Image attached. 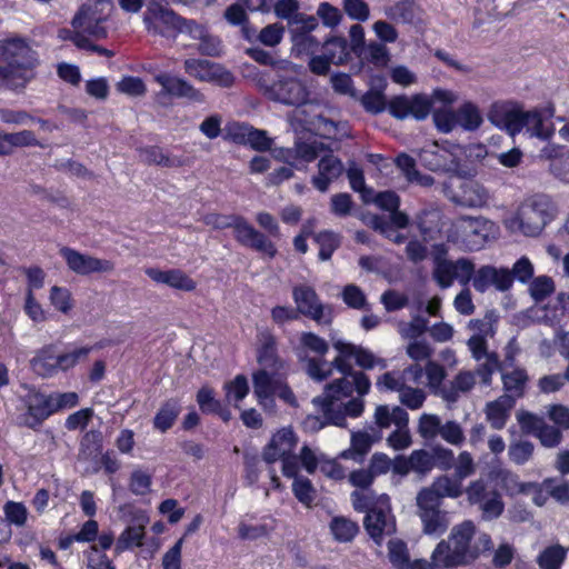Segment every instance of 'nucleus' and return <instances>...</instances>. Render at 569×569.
<instances>
[{
	"mask_svg": "<svg viewBox=\"0 0 569 569\" xmlns=\"http://www.w3.org/2000/svg\"><path fill=\"white\" fill-rule=\"evenodd\" d=\"M533 450L535 446L531 441L520 440L509 445L508 456L513 463L522 466L532 458Z\"/></svg>",
	"mask_w": 569,
	"mask_h": 569,
	"instance_id": "nucleus-56",
	"label": "nucleus"
},
{
	"mask_svg": "<svg viewBox=\"0 0 569 569\" xmlns=\"http://www.w3.org/2000/svg\"><path fill=\"white\" fill-rule=\"evenodd\" d=\"M258 86L266 98L284 106L301 107L310 101L311 92L292 64L283 68L271 83L260 79Z\"/></svg>",
	"mask_w": 569,
	"mask_h": 569,
	"instance_id": "nucleus-6",
	"label": "nucleus"
},
{
	"mask_svg": "<svg viewBox=\"0 0 569 569\" xmlns=\"http://www.w3.org/2000/svg\"><path fill=\"white\" fill-rule=\"evenodd\" d=\"M257 339V361L261 368L252 373V385L258 403L264 411L274 413L277 396L289 406L296 407V396L281 372L283 361L278 356L274 336L263 330L258 333Z\"/></svg>",
	"mask_w": 569,
	"mask_h": 569,
	"instance_id": "nucleus-2",
	"label": "nucleus"
},
{
	"mask_svg": "<svg viewBox=\"0 0 569 569\" xmlns=\"http://www.w3.org/2000/svg\"><path fill=\"white\" fill-rule=\"evenodd\" d=\"M226 401L233 403L238 407L240 402L249 392L248 380L243 375H238L232 381L224 385Z\"/></svg>",
	"mask_w": 569,
	"mask_h": 569,
	"instance_id": "nucleus-52",
	"label": "nucleus"
},
{
	"mask_svg": "<svg viewBox=\"0 0 569 569\" xmlns=\"http://www.w3.org/2000/svg\"><path fill=\"white\" fill-rule=\"evenodd\" d=\"M395 164L403 173L409 182H416L422 187H430L435 179L429 174H422L416 169V161L406 153H400L395 160Z\"/></svg>",
	"mask_w": 569,
	"mask_h": 569,
	"instance_id": "nucleus-37",
	"label": "nucleus"
},
{
	"mask_svg": "<svg viewBox=\"0 0 569 569\" xmlns=\"http://www.w3.org/2000/svg\"><path fill=\"white\" fill-rule=\"evenodd\" d=\"M358 58L376 68L386 67L390 59L386 42L381 41H369Z\"/></svg>",
	"mask_w": 569,
	"mask_h": 569,
	"instance_id": "nucleus-43",
	"label": "nucleus"
},
{
	"mask_svg": "<svg viewBox=\"0 0 569 569\" xmlns=\"http://www.w3.org/2000/svg\"><path fill=\"white\" fill-rule=\"evenodd\" d=\"M318 176L312 178V184L321 192L328 190L329 184L343 172L342 162L331 152H325L318 163Z\"/></svg>",
	"mask_w": 569,
	"mask_h": 569,
	"instance_id": "nucleus-27",
	"label": "nucleus"
},
{
	"mask_svg": "<svg viewBox=\"0 0 569 569\" xmlns=\"http://www.w3.org/2000/svg\"><path fill=\"white\" fill-rule=\"evenodd\" d=\"M419 517L422 531L428 536H441L450 526L449 513L441 509V505L417 496Z\"/></svg>",
	"mask_w": 569,
	"mask_h": 569,
	"instance_id": "nucleus-18",
	"label": "nucleus"
},
{
	"mask_svg": "<svg viewBox=\"0 0 569 569\" xmlns=\"http://www.w3.org/2000/svg\"><path fill=\"white\" fill-rule=\"evenodd\" d=\"M529 291L535 301H543L555 291V282L551 277L539 276L530 283Z\"/></svg>",
	"mask_w": 569,
	"mask_h": 569,
	"instance_id": "nucleus-62",
	"label": "nucleus"
},
{
	"mask_svg": "<svg viewBox=\"0 0 569 569\" xmlns=\"http://www.w3.org/2000/svg\"><path fill=\"white\" fill-rule=\"evenodd\" d=\"M186 72L203 82H216L221 87H231L234 82L233 74L223 66L202 59H187L184 61Z\"/></svg>",
	"mask_w": 569,
	"mask_h": 569,
	"instance_id": "nucleus-14",
	"label": "nucleus"
},
{
	"mask_svg": "<svg viewBox=\"0 0 569 569\" xmlns=\"http://www.w3.org/2000/svg\"><path fill=\"white\" fill-rule=\"evenodd\" d=\"M181 16L164 7L160 1H150L143 13L146 29L159 36H167L168 32H177L181 22Z\"/></svg>",
	"mask_w": 569,
	"mask_h": 569,
	"instance_id": "nucleus-12",
	"label": "nucleus"
},
{
	"mask_svg": "<svg viewBox=\"0 0 569 569\" xmlns=\"http://www.w3.org/2000/svg\"><path fill=\"white\" fill-rule=\"evenodd\" d=\"M316 242L319 244V259L327 261L331 258L332 253L340 246V238L337 233L331 231H321L315 237Z\"/></svg>",
	"mask_w": 569,
	"mask_h": 569,
	"instance_id": "nucleus-53",
	"label": "nucleus"
},
{
	"mask_svg": "<svg viewBox=\"0 0 569 569\" xmlns=\"http://www.w3.org/2000/svg\"><path fill=\"white\" fill-rule=\"evenodd\" d=\"M476 385V375L472 371H460L449 387L440 390L443 400L455 403L460 398V393L469 392Z\"/></svg>",
	"mask_w": 569,
	"mask_h": 569,
	"instance_id": "nucleus-32",
	"label": "nucleus"
},
{
	"mask_svg": "<svg viewBox=\"0 0 569 569\" xmlns=\"http://www.w3.org/2000/svg\"><path fill=\"white\" fill-rule=\"evenodd\" d=\"M513 406L515 400L511 396H500L498 399L486 405V419L492 429L501 430L505 428L510 417V410L513 408Z\"/></svg>",
	"mask_w": 569,
	"mask_h": 569,
	"instance_id": "nucleus-29",
	"label": "nucleus"
},
{
	"mask_svg": "<svg viewBox=\"0 0 569 569\" xmlns=\"http://www.w3.org/2000/svg\"><path fill=\"white\" fill-rule=\"evenodd\" d=\"M453 467V477L461 483L466 478L471 477L476 472V463L473 457L468 451H461L457 459L455 458Z\"/></svg>",
	"mask_w": 569,
	"mask_h": 569,
	"instance_id": "nucleus-64",
	"label": "nucleus"
},
{
	"mask_svg": "<svg viewBox=\"0 0 569 569\" xmlns=\"http://www.w3.org/2000/svg\"><path fill=\"white\" fill-rule=\"evenodd\" d=\"M495 479L500 487L510 496L525 492V483H521L519 476L508 469H498L495 471Z\"/></svg>",
	"mask_w": 569,
	"mask_h": 569,
	"instance_id": "nucleus-50",
	"label": "nucleus"
},
{
	"mask_svg": "<svg viewBox=\"0 0 569 569\" xmlns=\"http://www.w3.org/2000/svg\"><path fill=\"white\" fill-rule=\"evenodd\" d=\"M513 277L507 268H496L490 264L480 267L473 276V288L486 292L490 287L498 291H507L512 287Z\"/></svg>",
	"mask_w": 569,
	"mask_h": 569,
	"instance_id": "nucleus-19",
	"label": "nucleus"
},
{
	"mask_svg": "<svg viewBox=\"0 0 569 569\" xmlns=\"http://www.w3.org/2000/svg\"><path fill=\"white\" fill-rule=\"evenodd\" d=\"M198 51L208 57H220L224 51L222 40L214 34H211L206 30L203 37L199 38Z\"/></svg>",
	"mask_w": 569,
	"mask_h": 569,
	"instance_id": "nucleus-63",
	"label": "nucleus"
},
{
	"mask_svg": "<svg viewBox=\"0 0 569 569\" xmlns=\"http://www.w3.org/2000/svg\"><path fill=\"white\" fill-rule=\"evenodd\" d=\"M102 449V435L100 431H88L80 445L79 458L91 459L101 453Z\"/></svg>",
	"mask_w": 569,
	"mask_h": 569,
	"instance_id": "nucleus-49",
	"label": "nucleus"
},
{
	"mask_svg": "<svg viewBox=\"0 0 569 569\" xmlns=\"http://www.w3.org/2000/svg\"><path fill=\"white\" fill-rule=\"evenodd\" d=\"M104 18L98 14L97 8L90 3L80 6L71 20V28L59 31V38L71 41L77 48L89 46V41L107 38Z\"/></svg>",
	"mask_w": 569,
	"mask_h": 569,
	"instance_id": "nucleus-8",
	"label": "nucleus"
},
{
	"mask_svg": "<svg viewBox=\"0 0 569 569\" xmlns=\"http://www.w3.org/2000/svg\"><path fill=\"white\" fill-rule=\"evenodd\" d=\"M297 356L305 363V370L309 378L321 382L327 378H316L310 372L312 362H329L325 356L329 351V343L313 332H302L299 337V346L296 349Z\"/></svg>",
	"mask_w": 569,
	"mask_h": 569,
	"instance_id": "nucleus-13",
	"label": "nucleus"
},
{
	"mask_svg": "<svg viewBox=\"0 0 569 569\" xmlns=\"http://www.w3.org/2000/svg\"><path fill=\"white\" fill-rule=\"evenodd\" d=\"M60 254L66 260L68 268L80 276L110 273L114 270V263L111 260L99 259L68 247H63Z\"/></svg>",
	"mask_w": 569,
	"mask_h": 569,
	"instance_id": "nucleus-16",
	"label": "nucleus"
},
{
	"mask_svg": "<svg viewBox=\"0 0 569 569\" xmlns=\"http://www.w3.org/2000/svg\"><path fill=\"white\" fill-rule=\"evenodd\" d=\"M459 147L432 142L419 152L421 164L433 172L456 173L460 168Z\"/></svg>",
	"mask_w": 569,
	"mask_h": 569,
	"instance_id": "nucleus-10",
	"label": "nucleus"
},
{
	"mask_svg": "<svg viewBox=\"0 0 569 569\" xmlns=\"http://www.w3.org/2000/svg\"><path fill=\"white\" fill-rule=\"evenodd\" d=\"M203 222L214 229L233 228L236 240L244 247L273 258L277 254L276 246L266 234L254 229L243 217L236 214L208 213Z\"/></svg>",
	"mask_w": 569,
	"mask_h": 569,
	"instance_id": "nucleus-7",
	"label": "nucleus"
},
{
	"mask_svg": "<svg viewBox=\"0 0 569 569\" xmlns=\"http://www.w3.org/2000/svg\"><path fill=\"white\" fill-rule=\"evenodd\" d=\"M363 526L377 546H381L387 526L386 515L380 509H371L365 517Z\"/></svg>",
	"mask_w": 569,
	"mask_h": 569,
	"instance_id": "nucleus-41",
	"label": "nucleus"
},
{
	"mask_svg": "<svg viewBox=\"0 0 569 569\" xmlns=\"http://www.w3.org/2000/svg\"><path fill=\"white\" fill-rule=\"evenodd\" d=\"M523 128L527 129L531 137H537L541 140H548L553 134L552 123L546 124L541 112L537 109L525 112Z\"/></svg>",
	"mask_w": 569,
	"mask_h": 569,
	"instance_id": "nucleus-39",
	"label": "nucleus"
},
{
	"mask_svg": "<svg viewBox=\"0 0 569 569\" xmlns=\"http://www.w3.org/2000/svg\"><path fill=\"white\" fill-rule=\"evenodd\" d=\"M476 533L472 521L466 520L452 527L447 540H441L435 548L431 559L438 568H455L466 566L477 559L472 551L471 540Z\"/></svg>",
	"mask_w": 569,
	"mask_h": 569,
	"instance_id": "nucleus-5",
	"label": "nucleus"
},
{
	"mask_svg": "<svg viewBox=\"0 0 569 569\" xmlns=\"http://www.w3.org/2000/svg\"><path fill=\"white\" fill-rule=\"evenodd\" d=\"M154 80L162 87V91L174 98H186L191 101L202 102L203 94L182 78L169 73H159Z\"/></svg>",
	"mask_w": 569,
	"mask_h": 569,
	"instance_id": "nucleus-25",
	"label": "nucleus"
},
{
	"mask_svg": "<svg viewBox=\"0 0 569 569\" xmlns=\"http://www.w3.org/2000/svg\"><path fill=\"white\" fill-rule=\"evenodd\" d=\"M233 132L236 139H241L243 142L257 151H267L271 148L272 139L268 137L267 131L254 129L248 124H239Z\"/></svg>",
	"mask_w": 569,
	"mask_h": 569,
	"instance_id": "nucleus-33",
	"label": "nucleus"
},
{
	"mask_svg": "<svg viewBox=\"0 0 569 569\" xmlns=\"http://www.w3.org/2000/svg\"><path fill=\"white\" fill-rule=\"evenodd\" d=\"M393 390L399 392V399L402 405L409 409H419L426 399V395L421 389L411 386H400V381L393 378Z\"/></svg>",
	"mask_w": 569,
	"mask_h": 569,
	"instance_id": "nucleus-48",
	"label": "nucleus"
},
{
	"mask_svg": "<svg viewBox=\"0 0 569 569\" xmlns=\"http://www.w3.org/2000/svg\"><path fill=\"white\" fill-rule=\"evenodd\" d=\"M457 100L458 96L456 92L442 88L435 89L430 97L423 93H417L411 97L393 96V118H413L417 121H422L430 114L435 102L451 106Z\"/></svg>",
	"mask_w": 569,
	"mask_h": 569,
	"instance_id": "nucleus-9",
	"label": "nucleus"
},
{
	"mask_svg": "<svg viewBox=\"0 0 569 569\" xmlns=\"http://www.w3.org/2000/svg\"><path fill=\"white\" fill-rule=\"evenodd\" d=\"M463 493L462 483L455 477L442 475L437 477L430 487L419 491L418 497L431 499L442 506L443 498H459Z\"/></svg>",
	"mask_w": 569,
	"mask_h": 569,
	"instance_id": "nucleus-23",
	"label": "nucleus"
},
{
	"mask_svg": "<svg viewBox=\"0 0 569 569\" xmlns=\"http://www.w3.org/2000/svg\"><path fill=\"white\" fill-rule=\"evenodd\" d=\"M557 212V204L549 194L535 193L519 204L516 213L506 219L505 224L511 232L537 237L556 218Z\"/></svg>",
	"mask_w": 569,
	"mask_h": 569,
	"instance_id": "nucleus-4",
	"label": "nucleus"
},
{
	"mask_svg": "<svg viewBox=\"0 0 569 569\" xmlns=\"http://www.w3.org/2000/svg\"><path fill=\"white\" fill-rule=\"evenodd\" d=\"M56 361L57 353L54 352V348L48 346L42 348L31 360V368L38 376L43 378L52 377L59 372Z\"/></svg>",
	"mask_w": 569,
	"mask_h": 569,
	"instance_id": "nucleus-36",
	"label": "nucleus"
},
{
	"mask_svg": "<svg viewBox=\"0 0 569 569\" xmlns=\"http://www.w3.org/2000/svg\"><path fill=\"white\" fill-rule=\"evenodd\" d=\"M26 390L28 392L22 397L26 413L20 419L22 425L34 429L53 413L51 398L33 388L26 387Z\"/></svg>",
	"mask_w": 569,
	"mask_h": 569,
	"instance_id": "nucleus-17",
	"label": "nucleus"
},
{
	"mask_svg": "<svg viewBox=\"0 0 569 569\" xmlns=\"http://www.w3.org/2000/svg\"><path fill=\"white\" fill-rule=\"evenodd\" d=\"M430 452L426 450H415L411 455L406 458L403 456H397L393 458V473L407 475L410 471H415L419 475H426L433 468V461H431Z\"/></svg>",
	"mask_w": 569,
	"mask_h": 569,
	"instance_id": "nucleus-26",
	"label": "nucleus"
},
{
	"mask_svg": "<svg viewBox=\"0 0 569 569\" xmlns=\"http://www.w3.org/2000/svg\"><path fill=\"white\" fill-rule=\"evenodd\" d=\"M428 330V319L416 315L409 322H399L398 331L403 339H417Z\"/></svg>",
	"mask_w": 569,
	"mask_h": 569,
	"instance_id": "nucleus-57",
	"label": "nucleus"
},
{
	"mask_svg": "<svg viewBox=\"0 0 569 569\" xmlns=\"http://www.w3.org/2000/svg\"><path fill=\"white\" fill-rule=\"evenodd\" d=\"M298 445V437L295 431L289 428H282L272 435L269 443L263 449V460L267 463H273L281 457L291 455Z\"/></svg>",
	"mask_w": 569,
	"mask_h": 569,
	"instance_id": "nucleus-21",
	"label": "nucleus"
},
{
	"mask_svg": "<svg viewBox=\"0 0 569 569\" xmlns=\"http://www.w3.org/2000/svg\"><path fill=\"white\" fill-rule=\"evenodd\" d=\"M485 520H492L500 517L505 510V503L501 495L497 490H491L488 498L479 505Z\"/></svg>",
	"mask_w": 569,
	"mask_h": 569,
	"instance_id": "nucleus-54",
	"label": "nucleus"
},
{
	"mask_svg": "<svg viewBox=\"0 0 569 569\" xmlns=\"http://www.w3.org/2000/svg\"><path fill=\"white\" fill-rule=\"evenodd\" d=\"M548 158H551L550 170L556 178L569 183V150L561 146H548L543 149Z\"/></svg>",
	"mask_w": 569,
	"mask_h": 569,
	"instance_id": "nucleus-34",
	"label": "nucleus"
},
{
	"mask_svg": "<svg viewBox=\"0 0 569 569\" xmlns=\"http://www.w3.org/2000/svg\"><path fill=\"white\" fill-rule=\"evenodd\" d=\"M347 176L352 190L360 193L363 202L373 201L379 208L391 211V191L380 192L373 197V190L367 188L363 172L356 163L349 166Z\"/></svg>",
	"mask_w": 569,
	"mask_h": 569,
	"instance_id": "nucleus-22",
	"label": "nucleus"
},
{
	"mask_svg": "<svg viewBox=\"0 0 569 569\" xmlns=\"http://www.w3.org/2000/svg\"><path fill=\"white\" fill-rule=\"evenodd\" d=\"M292 491L295 497L302 505L310 507L316 498V490L311 481L303 477H296L292 483Z\"/></svg>",
	"mask_w": 569,
	"mask_h": 569,
	"instance_id": "nucleus-60",
	"label": "nucleus"
},
{
	"mask_svg": "<svg viewBox=\"0 0 569 569\" xmlns=\"http://www.w3.org/2000/svg\"><path fill=\"white\" fill-rule=\"evenodd\" d=\"M568 549L556 543L545 548L537 557L540 569H560L567 558Z\"/></svg>",
	"mask_w": 569,
	"mask_h": 569,
	"instance_id": "nucleus-44",
	"label": "nucleus"
},
{
	"mask_svg": "<svg viewBox=\"0 0 569 569\" xmlns=\"http://www.w3.org/2000/svg\"><path fill=\"white\" fill-rule=\"evenodd\" d=\"M523 107L515 101H496L488 111V120L497 128L516 136L523 129Z\"/></svg>",
	"mask_w": 569,
	"mask_h": 569,
	"instance_id": "nucleus-11",
	"label": "nucleus"
},
{
	"mask_svg": "<svg viewBox=\"0 0 569 569\" xmlns=\"http://www.w3.org/2000/svg\"><path fill=\"white\" fill-rule=\"evenodd\" d=\"M292 50L298 54H313L319 48V41L311 33L296 32L290 34Z\"/></svg>",
	"mask_w": 569,
	"mask_h": 569,
	"instance_id": "nucleus-58",
	"label": "nucleus"
},
{
	"mask_svg": "<svg viewBox=\"0 0 569 569\" xmlns=\"http://www.w3.org/2000/svg\"><path fill=\"white\" fill-rule=\"evenodd\" d=\"M457 123L466 131H475L482 124V116L479 108L470 101L462 103L457 110Z\"/></svg>",
	"mask_w": 569,
	"mask_h": 569,
	"instance_id": "nucleus-42",
	"label": "nucleus"
},
{
	"mask_svg": "<svg viewBox=\"0 0 569 569\" xmlns=\"http://www.w3.org/2000/svg\"><path fill=\"white\" fill-rule=\"evenodd\" d=\"M393 21L422 29L426 26V12L415 0H401L393 6Z\"/></svg>",
	"mask_w": 569,
	"mask_h": 569,
	"instance_id": "nucleus-30",
	"label": "nucleus"
},
{
	"mask_svg": "<svg viewBox=\"0 0 569 569\" xmlns=\"http://www.w3.org/2000/svg\"><path fill=\"white\" fill-rule=\"evenodd\" d=\"M37 52L19 38L0 41V89L21 91L36 77Z\"/></svg>",
	"mask_w": 569,
	"mask_h": 569,
	"instance_id": "nucleus-3",
	"label": "nucleus"
},
{
	"mask_svg": "<svg viewBox=\"0 0 569 569\" xmlns=\"http://www.w3.org/2000/svg\"><path fill=\"white\" fill-rule=\"evenodd\" d=\"M459 222L471 250L481 249L492 233L493 223L483 217L462 216Z\"/></svg>",
	"mask_w": 569,
	"mask_h": 569,
	"instance_id": "nucleus-20",
	"label": "nucleus"
},
{
	"mask_svg": "<svg viewBox=\"0 0 569 569\" xmlns=\"http://www.w3.org/2000/svg\"><path fill=\"white\" fill-rule=\"evenodd\" d=\"M501 380L507 396L521 398L525 395L526 386L529 381V376L523 368H516L509 372H501Z\"/></svg>",
	"mask_w": 569,
	"mask_h": 569,
	"instance_id": "nucleus-38",
	"label": "nucleus"
},
{
	"mask_svg": "<svg viewBox=\"0 0 569 569\" xmlns=\"http://www.w3.org/2000/svg\"><path fill=\"white\" fill-rule=\"evenodd\" d=\"M330 530L336 540L349 542L359 532V526L346 517H335L330 522Z\"/></svg>",
	"mask_w": 569,
	"mask_h": 569,
	"instance_id": "nucleus-47",
	"label": "nucleus"
},
{
	"mask_svg": "<svg viewBox=\"0 0 569 569\" xmlns=\"http://www.w3.org/2000/svg\"><path fill=\"white\" fill-rule=\"evenodd\" d=\"M292 298L297 305V311L311 318L318 323H329L331 321L330 308L322 305L310 286H296L292 290Z\"/></svg>",
	"mask_w": 569,
	"mask_h": 569,
	"instance_id": "nucleus-15",
	"label": "nucleus"
},
{
	"mask_svg": "<svg viewBox=\"0 0 569 569\" xmlns=\"http://www.w3.org/2000/svg\"><path fill=\"white\" fill-rule=\"evenodd\" d=\"M144 536V527L141 525L128 527L118 538L116 550L121 552L133 546H141Z\"/></svg>",
	"mask_w": 569,
	"mask_h": 569,
	"instance_id": "nucleus-55",
	"label": "nucleus"
},
{
	"mask_svg": "<svg viewBox=\"0 0 569 569\" xmlns=\"http://www.w3.org/2000/svg\"><path fill=\"white\" fill-rule=\"evenodd\" d=\"M432 120L437 130L442 133H449L458 126L456 111L451 109H435Z\"/></svg>",
	"mask_w": 569,
	"mask_h": 569,
	"instance_id": "nucleus-61",
	"label": "nucleus"
},
{
	"mask_svg": "<svg viewBox=\"0 0 569 569\" xmlns=\"http://www.w3.org/2000/svg\"><path fill=\"white\" fill-rule=\"evenodd\" d=\"M323 54L333 64H343L349 59L348 42L342 37H332L323 43Z\"/></svg>",
	"mask_w": 569,
	"mask_h": 569,
	"instance_id": "nucleus-46",
	"label": "nucleus"
},
{
	"mask_svg": "<svg viewBox=\"0 0 569 569\" xmlns=\"http://www.w3.org/2000/svg\"><path fill=\"white\" fill-rule=\"evenodd\" d=\"M432 277L440 288H449L456 280L453 261L447 259H437L432 271Z\"/></svg>",
	"mask_w": 569,
	"mask_h": 569,
	"instance_id": "nucleus-51",
	"label": "nucleus"
},
{
	"mask_svg": "<svg viewBox=\"0 0 569 569\" xmlns=\"http://www.w3.org/2000/svg\"><path fill=\"white\" fill-rule=\"evenodd\" d=\"M181 411L180 405L176 399L166 401L153 419V426L161 432L170 429Z\"/></svg>",
	"mask_w": 569,
	"mask_h": 569,
	"instance_id": "nucleus-45",
	"label": "nucleus"
},
{
	"mask_svg": "<svg viewBox=\"0 0 569 569\" xmlns=\"http://www.w3.org/2000/svg\"><path fill=\"white\" fill-rule=\"evenodd\" d=\"M140 159L147 164H157L166 168L181 167L183 161L178 157H170L159 147L138 149Z\"/></svg>",
	"mask_w": 569,
	"mask_h": 569,
	"instance_id": "nucleus-40",
	"label": "nucleus"
},
{
	"mask_svg": "<svg viewBox=\"0 0 569 569\" xmlns=\"http://www.w3.org/2000/svg\"><path fill=\"white\" fill-rule=\"evenodd\" d=\"M368 431H352L350 438V448L341 452V458L351 459L355 462H362L366 455L370 451L373 443L381 440V430L370 428Z\"/></svg>",
	"mask_w": 569,
	"mask_h": 569,
	"instance_id": "nucleus-24",
	"label": "nucleus"
},
{
	"mask_svg": "<svg viewBox=\"0 0 569 569\" xmlns=\"http://www.w3.org/2000/svg\"><path fill=\"white\" fill-rule=\"evenodd\" d=\"M341 298L349 308L357 310H367L368 302L366 295L360 289V287L353 283L347 284L343 288L341 292Z\"/></svg>",
	"mask_w": 569,
	"mask_h": 569,
	"instance_id": "nucleus-59",
	"label": "nucleus"
},
{
	"mask_svg": "<svg viewBox=\"0 0 569 569\" xmlns=\"http://www.w3.org/2000/svg\"><path fill=\"white\" fill-rule=\"evenodd\" d=\"M144 272L154 282L167 284L173 289L192 291L196 288V282L180 269L147 268Z\"/></svg>",
	"mask_w": 569,
	"mask_h": 569,
	"instance_id": "nucleus-28",
	"label": "nucleus"
},
{
	"mask_svg": "<svg viewBox=\"0 0 569 569\" xmlns=\"http://www.w3.org/2000/svg\"><path fill=\"white\" fill-rule=\"evenodd\" d=\"M338 351L331 362H312L310 373L316 378H329L333 369L342 377L332 380L323 388V392L312 399V405L319 415H309L305 426L310 431H318L325 426H347V417L358 418L365 410L363 397L369 392L371 381L362 371L352 368L349 360L353 358L362 369L369 370L378 367L386 369L388 361L376 357L369 350L340 339L332 341Z\"/></svg>",
	"mask_w": 569,
	"mask_h": 569,
	"instance_id": "nucleus-1",
	"label": "nucleus"
},
{
	"mask_svg": "<svg viewBox=\"0 0 569 569\" xmlns=\"http://www.w3.org/2000/svg\"><path fill=\"white\" fill-rule=\"evenodd\" d=\"M330 151L327 146L321 141H298L295 143L292 149H288L284 154V161L289 164L292 163V160L301 159L306 162H311L316 160L318 157H321L325 152Z\"/></svg>",
	"mask_w": 569,
	"mask_h": 569,
	"instance_id": "nucleus-31",
	"label": "nucleus"
},
{
	"mask_svg": "<svg viewBox=\"0 0 569 569\" xmlns=\"http://www.w3.org/2000/svg\"><path fill=\"white\" fill-rule=\"evenodd\" d=\"M452 197L455 198L456 204L476 208L486 203L488 199V192L478 182L469 179L468 183L465 186V190L461 192L459 191L458 194H452Z\"/></svg>",
	"mask_w": 569,
	"mask_h": 569,
	"instance_id": "nucleus-35",
	"label": "nucleus"
}]
</instances>
